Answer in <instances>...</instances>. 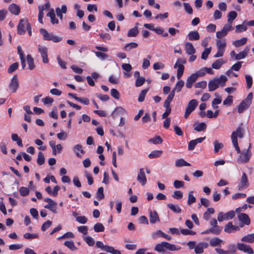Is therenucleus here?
I'll use <instances>...</instances> for the list:
<instances>
[{"mask_svg": "<svg viewBox=\"0 0 254 254\" xmlns=\"http://www.w3.org/2000/svg\"><path fill=\"white\" fill-rule=\"evenodd\" d=\"M181 249L179 246H176L175 245L170 244L167 242H162L156 245L154 250L155 251L161 253H165V250L171 251H179Z\"/></svg>", "mask_w": 254, "mask_h": 254, "instance_id": "nucleus-1", "label": "nucleus"}, {"mask_svg": "<svg viewBox=\"0 0 254 254\" xmlns=\"http://www.w3.org/2000/svg\"><path fill=\"white\" fill-rule=\"evenodd\" d=\"M227 78L226 76L222 75L219 78H215L209 81L208 83L209 91L212 92L216 90L219 86H224Z\"/></svg>", "mask_w": 254, "mask_h": 254, "instance_id": "nucleus-2", "label": "nucleus"}, {"mask_svg": "<svg viewBox=\"0 0 254 254\" xmlns=\"http://www.w3.org/2000/svg\"><path fill=\"white\" fill-rule=\"evenodd\" d=\"M251 143H249V147L247 149H243L240 153H238V156L237 161L240 164H245L249 162L252 156V152L251 151Z\"/></svg>", "mask_w": 254, "mask_h": 254, "instance_id": "nucleus-3", "label": "nucleus"}, {"mask_svg": "<svg viewBox=\"0 0 254 254\" xmlns=\"http://www.w3.org/2000/svg\"><path fill=\"white\" fill-rule=\"evenodd\" d=\"M40 34L43 36V39L45 41H51L55 43L61 41L63 38L49 33L45 29L41 28L39 30Z\"/></svg>", "mask_w": 254, "mask_h": 254, "instance_id": "nucleus-4", "label": "nucleus"}, {"mask_svg": "<svg viewBox=\"0 0 254 254\" xmlns=\"http://www.w3.org/2000/svg\"><path fill=\"white\" fill-rule=\"evenodd\" d=\"M253 98V94L252 92H250L238 106V112L239 113H242L245 110L249 108L252 104Z\"/></svg>", "mask_w": 254, "mask_h": 254, "instance_id": "nucleus-5", "label": "nucleus"}, {"mask_svg": "<svg viewBox=\"0 0 254 254\" xmlns=\"http://www.w3.org/2000/svg\"><path fill=\"white\" fill-rule=\"evenodd\" d=\"M205 75V73L202 70H200L195 73L191 74L188 77L187 80L186 86L188 88H190L192 87V84L195 82L198 77L202 76Z\"/></svg>", "mask_w": 254, "mask_h": 254, "instance_id": "nucleus-6", "label": "nucleus"}, {"mask_svg": "<svg viewBox=\"0 0 254 254\" xmlns=\"http://www.w3.org/2000/svg\"><path fill=\"white\" fill-rule=\"evenodd\" d=\"M186 60L185 59L179 58L177 59L174 65V68H177V77L178 79H180L183 74L185 68L184 64H186Z\"/></svg>", "mask_w": 254, "mask_h": 254, "instance_id": "nucleus-7", "label": "nucleus"}, {"mask_svg": "<svg viewBox=\"0 0 254 254\" xmlns=\"http://www.w3.org/2000/svg\"><path fill=\"white\" fill-rule=\"evenodd\" d=\"M197 105L198 102L195 99H192L189 102L184 115V117L186 119H187L195 109Z\"/></svg>", "mask_w": 254, "mask_h": 254, "instance_id": "nucleus-8", "label": "nucleus"}, {"mask_svg": "<svg viewBox=\"0 0 254 254\" xmlns=\"http://www.w3.org/2000/svg\"><path fill=\"white\" fill-rule=\"evenodd\" d=\"M38 51L42 58L43 63L44 64H48L49 63L48 48L45 46L39 45H38Z\"/></svg>", "mask_w": 254, "mask_h": 254, "instance_id": "nucleus-9", "label": "nucleus"}, {"mask_svg": "<svg viewBox=\"0 0 254 254\" xmlns=\"http://www.w3.org/2000/svg\"><path fill=\"white\" fill-rule=\"evenodd\" d=\"M237 248L235 244H230L228 246V251L220 248H216L215 250L218 254H236Z\"/></svg>", "mask_w": 254, "mask_h": 254, "instance_id": "nucleus-10", "label": "nucleus"}, {"mask_svg": "<svg viewBox=\"0 0 254 254\" xmlns=\"http://www.w3.org/2000/svg\"><path fill=\"white\" fill-rule=\"evenodd\" d=\"M44 201L48 202L44 207L48 209L54 213H57V203L52 199L47 197L44 198Z\"/></svg>", "mask_w": 254, "mask_h": 254, "instance_id": "nucleus-11", "label": "nucleus"}, {"mask_svg": "<svg viewBox=\"0 0 254 254\" xmlns=\"http://www.w3.org/2000/svg\"><path fill=\"white\" fill-rule=\"evenodd\" d=\"M19 87V82L18 77L16 75H14L11 78L10 83L9 84V88L12 92L15 93L16 92Z\"/></svg>", "mask_w": 254, "mask_h": 254, "instance_id": "nucleus-12", "label": "nucleus"}, {"mask_svg": "<svg viewBox=\"0 0 254 254\" xmlns=\"http://www.w3.org/2000/svg\"><path fill=\"white\" fill-rule=\"evenodd\" d=\"M237 249L245 253L248 254H253L254 251L250 246L245 244L244 243H237Z\"/></svg>", "mask_w": 254, "mask_h": 254, "instance_id": "nucleus-13", "label": "nucleus"}, {"mask_svg": "<svg viewBox=\"0 0 254 254\" xmlns=\"http://www.w3.org/2000/svg\"><path fill=\"white\" fill-rule=\"evenodd\" d=\"M28 21L26 19H21L17 26V33L19 35H22L25 33L24 27L27 26Z\"/></svg>", "mask_w": 254, "mask_h": 254, "instance_id": "nucleus-14", "label": "nucleus"}, {"mask_svg": "<svg viewBox=\"0 0 254 254\" xmlns=\"http://www.w3.org/2000/svg\"><path fill=\"white\" fill-rule=\"evenodd\" d=\"M240 229L239 226L234 225L232 222H228L224 227V231L228 233L238 231Z\"/></svg>", "mask_w": 254, "mask_h": 254, "instance_id": "nucleus-15", "label": "nucleus"}, {"mask_svg": "<svg viewBox=\"0 0 254 254\" xmlns=\"http://www.w3.org/2000/svg\"><path fill=\"white\" fill-rule=\"evenodd\" d=\"M249 185L248 177L246 174L243 173L239 184V189H246L248 187Z\"/></svg>", "mask_w": 254, "mask_h": 254, "instance_id": "nucleus-16", "label": "nucleus"}, {"mask_svg": "<svg viewBox=\"0 0 254 254\" xmlns=\"http://www.w3.org/2000/svg\"><path fill=\"white\" fill-rule=\"evenodd\" d=\"M137 180L144 186L146 183V178L144 170L143 168L140 169L137 176Z\"/></svg>", "mask_w": 254, "mask_h": 254, "instance_id": "nucleus-17", "label": "nucleus"}, {"mask_svg": "<svg viewBox=\"0 0 254 254\" xmlns=\"http://www.w3.org/2000/svg\"><path fill=\"white\" fill-rule=\"evenodd\" d=\"M239 220L244 225H249L251 223V219L249 216L245 213H240L238 216Z\"/></svg>", "mask_w": 254, "mask_h": 254, "instance_id": "nucleus-18", "label": "nucleus"}, {"mask_svg": "<svg viewBox=\"0 0 254 254\" xmlns=\"http://www.w3.org/2000/svg\"><path fill=\"white\" fill-rule=\"evenodd\" d=\"M208 247V244L205 242L200 243L197 245L194 248V252L197 254H200L203 253V249Z\"/></svg>", "mask_w": 254, "mask_h": 254, "instance_id": "nucleus-19", "label": "nucleus"}, {"mask_svg": "<svg viewBox=\"0 0 254 254\" xmlns=\"http://www.w3.org/2000/svg\"><path fill=\"white\" fill-rule=\"evenodd\" d=\"M47 16L49 17L51 19V22L52 24H58L59 20L56 17L55 10L53 8L50 9L49 12L47 14Z\"/></svg>", "mask_w": 254, "mask_h": 254, "instance_id": "nucleus-20", "label": "nucleus"}, {"mask_svg": "<svg viewBox=\"0 0 254 254\" xmlns=\"http://www.w3.org/2000/svg\"><path fill=\"white\" fill-rule=\"evenodd\" d=\"M149 220L151 224H155L160 221L159 216L155 211H149Z\"/></svg>", "mask_w": 254, "mask_h": 254, "instance_id": "nucleus-21", "label": "nucleus"}, {"mask_svg": "<svg viewBox=\"0 0 254 254\" xmlns=\"http://www.w3.org/2000/svg\"><path fill=\"white\" fill-rule=\"evenodd\" d=\"M186 53L188 55H193L195 53V50L191 43L187 42L185 45Z\"/></svg>", "mask_w": 254, "mask_h": 254, "instance_id": "nucleus-22", "label": "nucleus"}, {"mask_svg": "<svg viewBox=\"0 0 254 254\" xmlns=\"http://www.w3.org/2000/svg\"><path fill=\"white\" fill-rule=\"evenodd\" d=\"M231 140L233 143V145L236 149L237 153H240V148L238 145V140H237V136L235 135V132H232L231 134Z\"/></svg>", "mask_w": 254, "mask_h": 254, "instance_id": "nucleus-23", "label": "nucleus"}, {"mask_svg": "<svg viewBox=\"0 0 254 254\" xmlns=\"http://www.w3.org/2000/svg\"><path fill=\"white\" fill-rule=\"evenodd\" d=\"M250 51V48L248 47H246L244 51L240 52L237 55H236V60H240L246 58Z\"/></svg>", "mask_w": 254, "mask_h": 254, "instance_id": "nucleus-24", "label": "nucleus"}, {"mask_svg": "<svg viewBox=\"0 0 254 254\" xmlns=\"http://www.w3.org/2000/svg\"><path fill=\"white\" fill-rule=\"evenodd\" d=\"M222 243H224L223 240L219 238H214L210 240L209 244L212 247L220 246Z\"/></svg>", "mask_w": 254, "mask_h": 254, "instance_id": "nucleus-25", "label": "nucleus"}, {"mask_svg": "<svg viewBox=\"0 0 254 254\" xmlns=\"http://www.w3.org/2000/svg\"><path fill=\"white\" fill-rule=\"evenodd\" d=\"M241 241L248 243H253L254 242V233L247 235L241 239Z\"/></svg>", "mask_w": 254, "mask_h": 254, "instance_id": "nucleus-26", "label": "nucleus"}, {"mask_svg": "<svg viewBox=\"0 0 254 254\" xmlns=\"http://www.w3.org/2000/svg\"><path fill=\"white\" fill-rule=\"evenodd\" d=\"M188 37L189 39L191 41L198 40L200 38L199 34L196 31H190L188 34Z\"/></svg>", "mask_w": 254, "mask_h": 254, "instance_id": "nucleus-27", "label": "nucleus"}, {"mask_svg": "<svg viewBox=\"0 0 254 254\" xmlns=\"http://www.w3.org/2000/svg\"><path fill=\"white\" fill-rule=\"evenodd\" d=\"M175 96V93L174 91H172L168 95L167 99L165 101L164 103V107H170V103L172 102L173 99L174 98Z\"/></svg>", "mask_w": 254, "mask_h": 254, "instance_id": "nucleus-28", "label": "nucleus"}, {"mask_svg": "<svg viewBox=\"0 0 254 254\" xmlns=\"http://www.w3.org/2000/svg\"><path fill=\"white\" fill-rule=\"evenodd\" d=\"M9 10L13 14L18 15L20 12V7L15 4H10Z\"/></svg>", "mask_w": 254, "mask_h": 254, "instance_id": "nucleus-29", "label": "nucleus"}, {"mask_svg": "<svg viewBox=\"0 0 254 254\" xmlns=\"http://www.w3.org/2000/svg\"><path fill=\"white\" fill-rule=\"evenodd\" d=\"M247 41V38L244 37L241 39L237 40L233 42V45L236 47H239L245 45Z\"/></svg>", "mask_w": 254, "mask_h": 254, "instance_id": "nucleus-30", "label": "nucleus"}, {"mask_svg": "<svg viewBox=\"0 0 254 254\" xmlns=\"http://www.w3.org/2000/svg\"><path fill=\"white\" fill-rule=\"evenodd\" d=\"M103 251L112 254H121L120 251L115 250L113 247L107 245H105Z\"/></svg>", "mask_w": 254, "mask_h": 254, "instance_id": "nucleus-31", "label": "nucleus"}, {"mask_svg": "<svg viewBox=\"0 0 254 254\" xmlns=\"http://www.w3.org/2000/svg\"><path fill=\"white\" fill-rule=\"evenodd\" d=\"M225 63L222 59H218L212 64V67L214 69H219Z\"/></svg>", "mask_w": 254, "mask_h": 254, "instance_id": "nucleus-32", "label": "nucleus"}, {"mask_svg": "<svg viewBox=\"0 0 254 254\" xmlns=\"http://www.w3.org/2000/svg\"><path fill=\"white\" fill-rule=\"evenodd\" d=\"M206 126L204 123H200L199 124H195L194 125V129L197 131H201L205 130Z\"/></svg>", "mask_w": 254, "mask_h": 254, "instance_id": "nucleus-33", "label": "nucleus"}, {"mask_svg": "<svg viewBox=\"0 0 254 254\" xmlns=\"http://www.w3.org/2000/svg\"><path fill=\"white\" fill-rule=\"evenodd\" d=\"M246 21H244L242 24L238 25L236 26V32L241 33L245 31L247 29V24Z\"/></svg>", "mask_w": 254, "mask_h": 254, "instance_id": "nucleus-34", "label": "nucleus"}, {"mask_svg": "<svg viewBox=\"0 0 254 254\" xmlns=\"http://www.w3.org/2000/svg\"><path fill=\"white\" fill-rule=\"evenodd\" d=\"M175 166L177 167H181L183 166H190V164L186 162L184 159H178L175 162Z\"/></svg>", "mask_w": 254, "mask_h": 254, "instance_id": "nucleus-35", "label": "nucleus"}, {"mask_svg": "<svg viewBox=\"0 0 254 254\" xmlns=\"http://www.w3.org/2000/svg\"><path fill=\"white\" fill-rule=\"evenodd\" d=\"M28 67L30 70L34 69L35 66L34 63V59L30 55H28L26 57Z\"/></svg>", "mask_w": 254, "mask_h": 254, "instance_id": "nucleus-36", "label": "nucleus"}, {"mask_svg": "<svg viewBox=\"0 0 254 254\" xmlns=\"http://www.w3.org/2000/svg\"><path fill=\"white\" fill-rule=\"evenodd\" d=\"M139 31L138 30V28L137 26H135L133 28L129 30L127 32V36L131 37H135L138 34Z\"/></svg>", "mask_w": 254, "mask_h": 254, "instance_id": "nucleus-37", "label": "nucleus"}, {"mask_svg": "<svg viewBox=\"0 0 254 254\" xmlns=\"http://www.w3.org/2000/svg\"><path fill=\"white\" fill-rule=\"evenodd\" d=\"M162 153L163 152L161 150H154L148 155V157L150 159L157 158L160 157Z\"/></svg>", "mask_w": 254, "mask_h": 254, "instance_id": "nucleus-38", "label": "nucleus"}, {"mask_svg": "<svg viewBox=\"0 0 254 254\" xmlns=\"http://www.w3.org/2000/svg\"><path fill=\"white\" fill-rule=\"evenodd\" d=\"M222 230V227L218 226L215 227H212L209 228V231H211V233L214 235H219L220 234Z\"/></svg>", "mask_w": 254, "mask_h": 254, "instance_id": "nucleus-39", "label": "nucleus"}, {"mask_svg": "<svg viewBox=\"0 0 254 254\" xmlns=\"http://www.w3.org/2000/svg\"><path fill=\"white\" fill-rule=\"evenodd\" d=\"M237 13L235 11H231L228 14V22L233 23V20L236 18Z\"/></svg>", "mask_w": 254, "mask_h": 254, "instance_id": "nucleus-40", "label": "nucleus"}, {"mask_svg": "<svg viewBox=\"0 0 254 254\" xmlns=\"http://www.w3.org/2000/svg\"><path fill=\"white\" fill-rule=\"evenodd\" d=\"M11 139L13 141H16L17 145L20 147L23 146L22 140L18 137V135L16 133H12L11 134Z\"/></svg>", "mask_w": 254, "mask_h": 254, "instance_id": "nucleus-41", "label": "nucleus"}, {"mask_svg": "<svg viewBox=\"0 0 254 254\" xmlns=\"http://www.w3.org/2000/svg\"><path fill=\"white\" fill-rule=\"evenodd\" d=\"M184 85V82L183 80H179L176 84L175 87L173 89L174 92L176 91L177 92H179L181 91L182 88Z\"/></svg>", "mask_w": 254, "mask_h": 254, "instance_id": "nucleus-42", "label": "nucleus"}, {"mask_svg": "<svg viewBox=\"0 0 254 254\" xmlns=\"http://www.w3.org/2000/svg\"><path fill=\"white\" fill-rule=\"evenodd\" d=\"M216 46L217 49L225 50L226 43L224 40H217L216 41Z\"/></svg>", "mask_w": 254, "mask_h": 254, "instance_id": "nucleus-43", "label": "nucleus"}, {"mask_svg": "<svg viewBox=\"0 0 254 254\" xmlns=\"http://www.w3.org/2000/svg\"><path fill=\"white\" fill-rule=\"evenodd\" d=\"M167 206L170 209H171L173 212L175 213H178L181 212V209L177 205H174L171 203H169L167 204Z\"/></svg>", "mask_w": 254, "mask_h": 254, "instance_id": "nucleus-44", "label": "nucleus"}, {"mask_svg": "<svg viewBox=\"0 0 254 254\" xmlns=\"http://www.w3.org/2000/svg\"><path fill=\"white\" fill-rule=\"evenodd\" d=\"M73 150L76 153V156L79 157H81V156L79 155L78 151H80L82 154L84 153V151L82 149L81 145L79 144L75 145L73 147Z\"/></svg>", "mask_w": 254, "mask_h": 254, "instance_id": "nucleus-45", "label": "nucleus"}, {"mask_svg": "<svg viewBox=\"0 0 254 254\" xmlns=\"http://www.w3.org/2000/svg\"><path fill=\"white\" fill-rule=\"evenodd\" d=\"M104 229V226L102 223H96L94 226V230L96 232H103Z\"/></svg>", "mask_w": 254, "mask_h": 254, "instance_id": "nucleus-46", "label": "nucleus"}, {"mask_svg": "<svg viewBox=\"0 0 254 254\" xmlns=\"http://www.w3.org/2000/svg\"><path fill=\"white\" fill-rule=\"evenodd\" d=\"M64 245L72 251L77 250V248L75 247L74 243L72 241H65L64 243Z\"/></svg>", "mask_w": 254, "mask_h": 254, "instance_id": "nucleus-47", "label": "nucleus"}, {"mask_svg": "<svg viewBox=\"0 0 254 254\" xmlns=\"http://www.w3.org/2000/svg\"><path fill=\"white\" fill-rule=\"evenodd\" d=\"M214 151L215 153H217L218 152V151L219 150V149H220L223 147V144L222 143L219 142L217 140H215L214 142Z\"/></svg>", "mask_w": 254, "mask_h": 254, "instance_id": "nucleus-48", "label": "nucleus"}, {"mask_svg": "<svg viewBox=\"0 0 254 254\" xmlns=\"http://www.w3.org/2000/svg\"><path fill=\"white\" fill-rule=\"evenodd\" d=\"M245 79L247 83V88L249 89L252 87L253 85V78L251 75L247 74L245 75Z\"/></svg>", "mask_w": 254, "mask_h": 254, "instance_id": "nucleus-49", "label": "nucleus"}, {"mask_svg": "<svg viewBox=\"0 0 254 254\" xmlns=\"http://www.w3.org/2000/svg\"><path fill=\"white\" fill-rule=\"evenodd\" d=\"M233 132L235 133V135L237 136V137L242 138L244 135V129L241 126H239L237 127L236 130L235 131H233Z\"/></svg>", "mask_w": 254, "mask_h": 254, "instance_id": "nucleus-50", "label": "nucleus"}, {"mask_svg": "<svg viewBox=\"0 0 254 254\" xmlns=\"http://www.w3.org/2000/svg\"><path fill=\"white\" fill-rule=\"evenodd\" d=\"M45 163V157L43 153L41 152L38 153L37 163L39 165H42Z\"/></svg>", "mask_w": 254, "mask_h": 254, "instance_id": "nucleus-51", "label": "nucleus"}, {"mask_svg": "<svg viewBox=\"0 0 254 254\" xmlns=\"http://www.w3.org/2000/svg\"><path fill=\"white\" fill-rule=\"evenodd\" d=\"M211 47L205 49V50L203 51V52H202V53L201 54V58L202 60H206L209 54L211 52Z\"/></svg>", "mask_w": 254, "mask_h": 254, "instance_id": "nucleus-52", "label": "nucleus"}, {"mask_svg": "<svg viewBox=\"0 0 254 254\" xmlns=\"http://www.w3.org/2000/svg\"><path fill=\"white\" fill-rule=\"evenodd\" d=\"M148 141L155 144H160L162 142V139L160 136H157L150 139Z\"/></svg>", "mask_w": 254, "mask_h": 254, "instance_id": "nucleus-53", "label": "nucleus"}, {"mask_svg": "<svg viewBox=\"0 0 254 254\" xmlns=\"http://www.w3.org/2000/svg\"><path fill=\"white\" fill-rule=\"evenodd\" d=\"M138 46V44L134 42H131L128 43L125 46V49L127 51H129L132 49H134L137 48Z\"/></svg>", "mask_w": 254, "mask_h": 254, "instance_id": "nucleus-54", "label": "nucleus"}, {"mask_svg": "<svg viewBox=\"0 0 254 254\" xmlns=\"http://www.w3.org/2000/svg\"><path fill=\"white\" fill-rule=\"evenodd\" d=\"M148 89H145L141 91L138 98V101L139 102H142L144 101L146 94L148 92Z\"/></svg>", "mask_w": 254, "mask_h": 254, "instance_id": "nucleus-55", "label": "nucleus"}, {"mask_svg": "<svg viewBox=\"0 0 254 254\" xmlns=\"http://www.w3.org/2000/svg\"><path fill=\"white\" fill-rule=\"evenodd\" d=\"M83 239L89 246H93L95 244L94 240L90 236L84 237Z\"/></svg>", "mask_w": 254, "mask_h": 254, "instance_id": "nucleus-56", "label": "nucleus"}, {"mask_svg": "<svg viewBox=\"0 0 254 254\" xmlns=\"http://www.w3.org/2000/svg\"><path fill=\"white\" fill-rule=\"evenodd\" d=\"M164 235V233L159 230L153 232L151 235V237L153 239H156L159 237H163Z\"/></svg>", "mask_w": 254, "mask_h": 254, "instance_id": "nucleus-57", "label": "nucleus"}, {"mask_svg": "<svg viewBox=\"0 0 254 254\" xmlns=\"http://www.w3.org/2000/svg\"><path fill=\"white\" fill-rule=\"evenodd\" d=\"M143 124L148 123L151 121V117L148 113H146L141 119Z\"/></svg>", "mask_w": 254, "mask_h": 254, "instance_id": "nucleus-58", "label": "nucleus"}, {"mask_svg": "<svg viewBox=\"0 0 254 254\" xmlns=\"http://www.w3.org/2000/svg\"><path fill=\"white\" fill-rule=\"evenodd\" d=\"M19 64L18 63H14L12 64L8 68L7 72L9 73H11L14 72L18 67Z\"/></svg>", "mask_w": 254, "mask_h": 254, "instance_id": "nucleus-59", "label": "nucleus"}, {"mask_svg": "<svg viewBox=\"0 0 254 254\" xmlns=\"http://www.w3.org/2000/svg\"><path fill=\"white\" fill-rule=\"evenodd\" d=\"M185 9L186 11L189 14H191L193 12L192 8L190 5L187 2H185L183 3Z\"/></svg>", "mask_w": 254, "mask_h": 254, "instance_id": "nucleus-60", "label": "nucleus"}, {"mask_svg": "<svg viewBox=\"0 0 254 254\" xmlns=\"http://www.w3.org/2000/svg\"><path fill=\"white\" fill-rule=\"evenodd\" d=\"M235 216V212L234 211H230L224 214L225 220H230L233 219Z\"/></svg>", "mask_w": 254, "mask_h": 254, "instance_id": "nucleus-61", "label": "nucleus"}, {"mask_svg": "<svg viewBox=\"0 0 254 254\" xmlns=\"http://www.w3.org/2000/svg\"><path fill=\"white\" fill-rule=\"evenodd\" d=\"M24 238L27 239H33L38 238L39 235L37 234H31L29 233H25L24 235Z\"/></svg>", "mask_w": 254, "mask_h": 254, "instance_id": "nucleus-62", "label": "nucleus"}, {"mask_svg": "<svg viewBox=\"0 0 254 254\" xmlns=\"http://www.w3.org/2000/svg\"><path fill=\"white\" fill-rule=\"evenodd\" d=\"M165 65L160 62L154 63L153 65V68L154 70L162 69L164 68Z\"/></svg>", "mask_w": 254, "mask_h": 254, "instance_id": "nucleus-63", "label": "nucleus"}, {"mask_svg": "<svg viewBox=\"0 0 254 254\" xmlns=\"http://www.w3.org/2000/svg\"><path fill=\"white\" fill-rule=\"evenodd\" d=\"M207 86V82L206 81H202L198 82L195 84V87L198 88H205Z\"/></svg>", "mask_w": 254, "mask_h": 254, "instance_id": "nucleus-64", "label": "nucleus"}]
</instances>
